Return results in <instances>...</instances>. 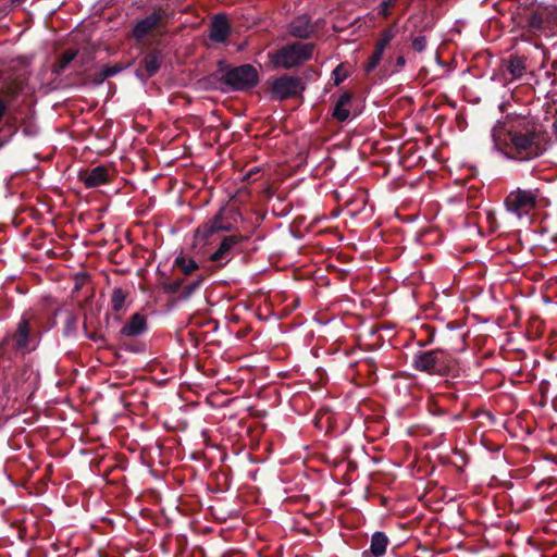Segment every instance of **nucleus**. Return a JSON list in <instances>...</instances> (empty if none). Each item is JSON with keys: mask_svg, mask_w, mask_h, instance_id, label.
<instances>
[{"mask_svg": "<svg viewBox=\"0 0 557 557\" xmlns=\"http://www.w3.org/2000/svg\"><path fill=\"white\" fill-rule=\"evenodd\" d=\"M508 137L511 158L518 161L533 160L547 150L548 139L533 122H525L522 127L512 128Z\"/></svg>", "mask_w": 557, "mask_h": 557, "instance_id": "1", "label": "nucleus"}, {"mask_svg": "<svg viewBox=\"0 0 557 557\" xmlns=\"http://www.w3.org/2000/svg\"><path fill=\"white\" fill-rule=\"evenodd\" d=\"M412 367L431 375H446L456 370L457 360L447 350L438 348L416 354Z\"/></svg>", "mask_w": 557, "mask_h": 557, "instance_id": "2", "label": "nucleus"}, {"mask_svg": "<svg viewBox=\"0 0 557 557\" xmlns=\"http://www.w3.org/2000/svg\"><path fill=\"white\" fill-rule=\"evenodd\" d=\"M544 202L545 197L541 188L523 189L518 187L506 196L504 205L507 211L515 214L518 219H522L544 206Z\"/></svg>", "mask_w": 557, "mask_h": 557, "instance_id": "3", "label": "nucleus"}, {"mask_svg": "<svg viewBox=\"0 0 557 557\" xmlns=\"http://www.w3.org/2000/svg\"><path fill=\"white\" fill-rule=\"evenodd\" d=\"M314 45L310 42H294L286 45L276 52L270 54V60L275 66L290 69L312 58Z\"/></svg>", "mask_w": 557, "mask_h": 557, "instance_id": "4", "label": "nucleus"}, {"mask_svg": "<svg viewBox=\"0 0 557 557\" xmlns=\"http://www.w3.org/2000/svg\"><path fill=\"white\" fill-rule=\"evenodd\" d=\"M240 214L231 207H223L218 214L207 223L198 226L196 237L208 240L214 233L232 231L238 222Z\"/></svg>", "mask_w": 557, "mask_h": 557, "instance_id": "5", "label": "nucleus"}, {"mask_svg": "<svg viewBox=\"0 0 557 557\" xmlns=\"http://www.w3.org/2000/svg\"><path fill=\"white\" fill-rule=\"evenodd\" d=\"M223 82L232 90L244 91L253 88L259 82L258 71L250 64H243L226 71Z\"/></svg>", "mask_w": 557, "mask_h": 557, "instance_id": "6", "label": "nucleus"}, {"mask_svg": "<svg viewBox=\"0 0 557 557\" xmlns=\"http://www.w3.org/2000/svg\"><path fill=\"white\" fill-rule=\"evenodd\" d=\"M305 89L300 78L284 75L275 78L271 84V92L277 100L294 98Z\"/></svg>", "mask_w": 557, "mask_h": 557, "instance_id": "7", "label": "nucleus"}, {"mask_svg": "<svg viewBox=\"0 0 557 557\" xmlns=\"http://www.w3.org/2000/svg\"><path fill=\"white\" fill-rule=\"evenodd\" d=\"M244 239L240 235H228L223 238L219 248L210 256V260L225 265L233 257L234 248Z\"/></svg>", "mask_w": 557, "mask_h": 557, "instance_id": "8", "label": "nucleus"}, {"mask_svg": "<svg viewBox=\"0 0 557 557\" xmlns=\"http://www.w3.org/2000/svg\"><path fill=\"white\" fill-rule=\"evenodd\" d=\"M81 180L87 188L106 185L110 182V169L104 165L95 166L83 173Z\"/></svg>", "mask_w": 557, "mask_h": 557, "instance_id": "9", "label": "nucleus"}, {"mask_svg": "<svg viewBox=\"0 0 557 557\" xmlns=\"http://www.w3.org/2000/svg\"><path fill=\"white\" fill-rule=\"evenodd\" d=\"M12 337L16 350H20L23 354L30 351V326L27 319H21V321L17 324L16 331Z\"/></svg>", "mask_w": 557, "mask_h": 557, "instance_id": "10", "label": "nucleus"}, {"mask_svg": "<svg viewBox=\"0 0 557 557\" xmlns=\"http://www.w3.org/2000/svg\"><path fill=\"white\" fill-rule=\"evenodd\" d=\"M147 330V319L141 313H134L121 327L120 334L125 337H136Z\"/></svg>", "mask_w": 557, "mask_h": 557, "instance_id": "11", "label": "nucleus"}, {"mask_svg": "<svg viewBox=\"0 0 557 557\" xmlns=\"http://www.w3.org/2000/svg\"><path fill=\"white\" fill-rule=\"evenodd\" d=\"M314 33V25L307 15H299L289 24V34L297 38H309Z\"/></svg>", "mask_w": 557, "mask_h": 557, "instance_id": "12", "label": "nucleus"}, {"mask_svg": "<svg viewBox=\"0 0 557 557\" xmlns=\"http://www.w3.org/2000/svg\"><path fill=\"white\" fill-rule=\"evenodd\" d=\"M161 22V14L160 13H152L148 15L147 17L138 21L134 28H133V35L136 39H143L146 37L151 30H153L159 23Z\"/></svg>", "mask_w": 557, "mask_h": 557, "instance_id": "13", "label": "nucleus"}, {"mask_svg": "<svg viewBox=\"0 0 557 557\" xmlns=\"http://www.w3.org/2000/svg\"><path fill=\"white\" fill-rule=\"evenodd\" d=\"M230 34V24L225 15H216L211 24L210 38L215 42H224Z\"/></svg>", "mask_w": 557, "mask_h": 557, "instance_id": "14", "label": "nucleus"}, {"mask_svg": "<svg viewBox=\"0 0 557 557\" xmlns=\"http://www.w3.org/2000/svg\"><path fill=\"white\" fill-rule=\"evenodd\" d=\"M352 96L350 92L345 91L342 94L336 101L333 109V117L338 122H345L350 116V108H351Z\"/></svg>", "mask_w": 557, "mask_h": 557, "instance_id": "15", "label": "nucleus"}, {"mask_svg": "<svg viewBox=\"0 0 557 557\" xmlns=\"http://www.w3.org/2000/svg\"><path fill=\"white\" fill-rule=\"evenodd\" d=\"M389 541L383 532H374L371 537L370 552L374 557H381L385 554Z\"/></svg>", "mask_w": 557, "mask_h": 557, "instance_id": "16", "label": "nucleus"}, {"mask_svg": "<svg viewBox=\"0 0 557 557\" xmlns=\"http://www.w3.org/2000/svg\"><path fill=\"white\" fill-rule=\"evenodd\" d=\"M77 50L67 49L65 50L52 65V72L57 75L62 74L70 63L76 58Z\"/></svg>", "mask_w": 557, "mask_h": 557, "instance_id": "17", "label": "nucleus"}, {"mask_svg": "<svg viewBox=\"0 0 557 557\" xmlns=\"http://www.w3.org/2000/svg\"><path fill=\"white\" fill-rule=\"evenodd\" d=\"M507 70L513 78H520L525 72L524 59L518 55H511Z\"/></svg>", "mask_w": 557, "mask_h": 557, "instance_id": "18", "label": "nucleus"}, {"mask_svg": "<svg viewBox=\"0 0 557 557\" xmlns=\"http://www.w3.org/2000/svg\"><path fill=\"white\" fill-rule=\"evenodd\" d=\"M174 265L181 269L185 275H190L199 268L198 263L194 259L186 258L183 255L175 258Z\"/></svg>", "mask_w": 557, "mask_h": 557, "instance_id": "19", "label": "nucleus"}, {"mask_svg": "<svg viewBox=\"0 0 557 557\" xmlns=\"http://www.w3.org/2000/svg\"><path fill=\"white\" fill-rule=\"evenodd\" d=\"M126 297L127 294L122 288H114L111 295L112 310L115 312L125 311Z\"/></svg>", "mask_w": 557, "mask_h": 557, "instance_id": "20", "label": "nucleus"}, {"mask_svg": "<svg viewBox=\"0 0 557 557\" xmlns=\"http://www.w3.org/2000/svg\"><path fill=\"white\" fill-rule=\"evenodd\" d=\"M143 64H144V67L146 70L148 76H152L153 74H156L160 67L159 59H158L157 54H154V53H150V54L146 55L143 61Z\"/></svg>", "mask_w": 557, "mask_h": 557, "instance_id": "21", "label": "nucleus"}, {"mask_svg": "<svg viewBox=\"0 0 557 557\" xmlns=\"http://www.w3.org/2000/svg\"><path fill=\"white\" fill-rule=\"evenodd\" d=\"M383 53L384 50L375 46L372 55L369 58L368 64L366 66V72L370 73L379 65V63L382 60Z\"/></svg>", "mask_w": 557, "mask_h": 557, "instance_id": "22", "label": "nucleus"}, {"mask_svg": "<svg viewBox=\"0 0 557 557\" xmlns=\"http://www.w3.org/2000/svg\"><path fill=\"white\" fill-rule=\"evenodd\" d=\"M395 37L393 27L386 28L382 32L380 40L376 42V47L385 50L391 40Z\"/></svg>", "mask_w": 557, "mask_h": 557, "instance_id": "23", "label": "nucleus"}, {"mask_svg": "<svg viewBox=\"0 0 557 557\" xmlns=\"http://www.w3.org/2000/svg\"><path fill=\"white\" fill-rule=\"evenodd\" d=\"M397 0H385L377 8V14L384 18L388 17L392 12V8L396 5Z\"/></svg>", "mask_w": 557, "mask_h": 557, "instance_id": "24", "label": "nucleus"}, {"mask_svg": "<svg viewBox=\"0 0 557 557\" xmlns=\"http://www.w3.org/2000/svg\"><path fill=\"white\" fill-rule=\"evenodd\" d=\"M348 76L347 71L345 70L343 64H338L334 71L332 72V78L335 85H339L344 82Z\"/></svg>", "mask_w": 557, "mask_h": 557, "instance_id": "25", "label": "nucleus"}, {"mask_svg": "<svg viewBox=\"0 0 557 557\" xmlns=\"http://www.w3.org/2000/svg\"><path fill=\"white\" fill-rule=\"evenodd\" d=\"M117 73V69L111 67V66H104L102 70L97 74L95 78V83L101 84L106 78L113 76Z\"/></svg>", "mask_w": 557, "mask_h": 557, "instance_id": "26", "label": "nucleus"}, {"mask_svg": "<svg viewBox=\"0 0 557 557\" xmlns=\"http://www.w3.org/2000/svg\"><path fill=\"white\" fill-rule=\"evenodd\" d=\"M412 47L417 51H423L426 47V39L423 36L416 37L412 41Z\"/></svg>", "mask_w": 557, "mask_h": 557, "instance_id": "27", "label": "nucleus"}, {"mask_svg": "<svg viewBox=\"0 0 557 557\" xmlns=\"http://www.w3.org/2000/svg\"><path fill=\"white\" fill-rule=\"evenodd\" d=\"M183 284V280H176L174 282H171L164 286V288L170 293H176L181 288Z\"/></svg>", "mask_w": 557, "mask_h": 557, "instance_id": "28", "label": "nucleus"}, {"mask_svg": "<svg viewBox=\"0 0 557 557\" xmlns=\"http://www.w3.org/2000/svg\"><path fill=\"white\" fill-rule=\"evenodd\" d=\"M201 281H202V278H200L196 283H193V284L188 285L186 287V295L189 296L196 288H198L200 283H201Z\"/></svg>", "mask_w": 557, "mask_h": 557, "instance_id": "29", "label": "nucleus"}, {"mask_svg": "<svg viewBox=\"0 0 557 557\" xmlns=\"http://www.w3.org/2000/svg\"><path fill=\"white\" fill-rule=\"evenodd\" d=\"M550 129L554 137V141L557 144V116H555Z\"/></svg>", "mask_w": 557, "mask_h": 557, "instance_id": "30", "label": "nucleus"}, {"mask_svg": "<svg viewBox=\"0 0 557 557\" xmlns=\"http://www.w3.org/2000/svg\"><path fill=\"white\" fill-rule=\"evenodd\" d=\"M4 111H5L4 102L2 101V99H0V120L2 119V116L4 114Z\"/></svg>", "mask_w": 557, "mask_h": 557, "instance_id": "31", "label": "nucleus"}, {"mask_svg": "<svg viewBox=\"0 0 557 557\" xmlns=\"http://www.w3.org/2000/svg\"><path fill=\"white\" fill-rule=\"evenodd\" d=\"M397 65H399V66H404L405 65V58L404 57H398L397 58Z\"/></svg>", "mask_w": 557, "mask_h": 557, "instance_id": "32", "label": "nucleus"}]
</instances>
